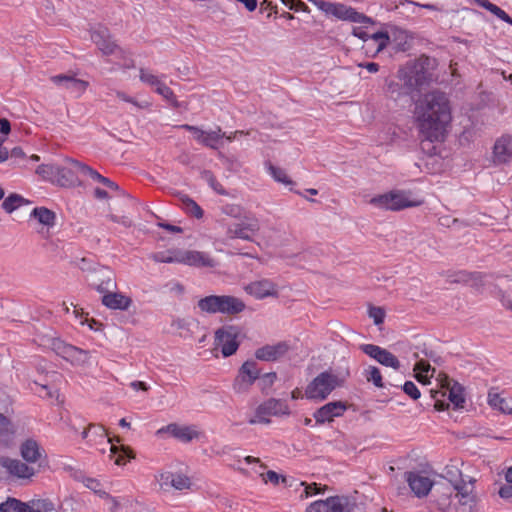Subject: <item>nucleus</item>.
Instances as JSON below:
<instances>
[{
	"label": "nucleus",
	"mask_w": 512,
	"mask_h": 512,
	"mask_svg": "<svg viewBox=\"0 0 512 512\" xmlns=\"http://www.w3.org/2000/svg\"><path fill=\"white\" fill-rule=\"evenodd\" d=\"M416 123L426 141H443L451 120L449 100L444 93L431 92L419 99L414 111Z\"/></svg>",
	"instance_id": "1"
},
{
	"label": "nucleus",
	"mask_w": 512,
	"mask_h": 512,
	"mask_svg": "<svg viewBox=\"0 0 512 512\" xmlns=\"http://www.w3.org/2000/svg\"><path fill=\"white\" fill-rule=\"evenodd\" d=\"M197 306L207 314L221 313L229 316L237 315L246 308L242 299L232 295L206 296L198 301Z\"/></svg>",
	"instance_id": "2"
},
{
	"label": "nucleus",
	"mask_w": 512,
	"mask_h": 512,
	"mask_svg": "<svg viewBox=\"0 0 512 512\" xmlns=\"http://www.w3.org/2000/svg\"><path fill=\"white\" fill-rule=\"evenodd\" d=\"M441 383L440 390H430L432 398L435 400L434 407L438 411L448 409L452 405L455 409L463 408L465 404L464 389L459 384L451 381L444 376L437 379Z\"/></svg>",
	"instance_id": "3"
},
{
	"label": "nucleus",
	"mask_w": 512,
	"mask_h": 512,
	"mask_svg": "<svg viewBox=\"0 0 512 512\" xmlns=\"http://www.w3.org/2000/svg\"><path fill=\"white\" fill-rule=\"evenodd\" d=\"M348 375V370L342 376L336 375L330 370L324 371L307 385L304 396L307 399L323 401L334 389L342 386Z\"/></svg>",
	"instance_id": "4"
},
{
	"label": "nucleus",
	"mask_w": 512,
	"mask_h": 512,
	"mask_svg": "<svg viewBox=\"0 0 512 512\" xmlns=\"http://www.w3.org/2000/svg\"><path fill=\"white\" fill-rule=\"evenodd\" d=\"M369 204L381 210L399 211L406 208L418 207L423 204V200L412 198L411 192L392 190L373 196L369 200Z\"/></svg>",
	"instance_id": "5"
},
{
	"label": "nucleus",
	"mask_w": 512,
	"mask_h": 512,
	"mask_svg": "<svg viewBox=\"0 0 512 512\" xmlns=\"http://www.w3.org/2000/svg\"><path fill=\"white\" fill-rule=\"evenodd\" d=\"M311 3L326 15H332L343 21H350L354 23L371 22V20L365 15L357 12L352 7L341 3H332L324 0H311Z\"/></svg>",
	"instance_id": "6"
},
{
	"label": "nucleus",
	"mask_w": 512,
	"mask_h": 512,
	"mask_svg": "<svg viewBox=\"0 0 512 512\" xmlns=\"http://www.w3.org/2000/svg\"><path fill=\"white\" fill-rule=\"evenodd\" d=\"M289 414L290 409L284 401L271 398L256 408L254 416L248 422L250 424H269L272 416L280 417Z\"/></svg>",
	"instance_id": "7"
},
{
	"label": "nucleus",
	"mask_w": 512,
	"mask_h": 512,
	"mask_svg": "<svg viewBox=\"0 0 512 512\" xmlns=\"http://www.w3.org/2000/svg\"><path fill=\"white\" fill-rule=\"evenodd\" d=\"M398 77L403 82L407 91L420 89L428 80L424 63L421 61L405 65L399 70Z\"/></svg>",
	"instance_id": "8"
},
{
	"label": "nucleus",
	"mask_w": 512,
	"mask_h": 512,
	"mask_svg": "<svg viewBox=\"0 0 512 512\" xmlns=\"http://www.w3.org/2000/svg\"><path fill=\"white\" fill-rule=\"evenodd\" d=\"M244 339L245 334L233 325L223 326L215 332V344L221 352H236Z\"/></svg>",
	"instance_id": "9"
},
{
	"label": "nucleus",
	"mask_w": 512,
	"mask_h": 512,
	"mask_svg": "<svg viewBox=\"0 0 512 512\" xmlns=\"http://www.w3.org/2000/svg\"><path fill=\"white\" fill-rule=\"evenodd\" d=\"M164 434H169L184 443L197 440L203 436V433L195 425H179L177 423H170L156 431L158 437H162Z\"/></svg>",
	"instance_id": "10"
},
{
	"label": "nucleus",
	"mask_w": 512,
	"mask_h": 512,
	"mask_svg": "<svg viewBox=\"0 0 512 512\" xmlns=\"http://www.w3.org/2000/svg\"><path fill=\"white\" fill-rule=\"evenodd\" d=\"M90 39L97 46L102 55L108 56L115 54L118 46L113 41L108 28L97 24L89 29Z\"/></svg>",
	"instance_id": "11"
},
{
	"label": "nucleus",
	"mask_w": 512,
	"mask_h": 512,
	"mask_svg": "<svg viewBox=\"0 0 512 512\" xmlns=\"http://www.w3.org/2000/svg\"><path fill=\"white\" fill-rule=\"evenodd\" d=\"M0 466L14 478L31 479L36 475V470L29 463L8 456L0 457Z\"/></svg>",
	"instance_id": "12"
},
{
	"label": "nucleus",
	"mask_w": 512,
	"mask_h": 512,
	"mask_svg": "<svg viewBox=\"0 0 512 512\" xmlns=\"http://www.w3.org/2000/svg\"><path fill=\"white\" fill-rule=\"evenodd\" d=\"M56 213L46 207H36L29 214V222H32L39 234L48 236L50 230L56 224Z\"/></svg>",
	"instance_id": "13"
},
{
	"label": "nucleus",
	"mask_w": 512,
	"mask_h": 512,
	"mask_svg": "<svg viewBox=\"0 0 512 512\" xmlns=\"http://www.w3.org/2000/svg\"><path fill=\"white\" fill-rule=\"evenodd\" d=\"M258 376L259 369L256 367V363L252 361L245 362L233 384L234 391L236 393L246 392Z\"/></svg>",
	"instance_id": "14"
},
{
	"label": "nucleus",
	"mask_w": 512,
	"mask_h": 512,
	"mask_svg": "<svg viewBox=\"0 0 512 512\" xmlns=\"http://www.w3.org/2000/svg\"><path fill=\"white\" fill-rule=\"evenodd\" d=\"M347 408L348 406L346 402L333 401L320 407L315 411L313 416L318 424H324L332 422L337 417H341Z\"/></svg>",
	"instance_id": "15"
},
{
	"label": "nucleus",
	"mask_w": 512,
	"mask_h": 512,
	"mask_svg": "<svg viewBox=\"0 0 512 512\" xmlns=\"http://www.w3.org/2000/svg\"><path fill=\"white\" fill-rule=\"evenodd\" d=\"M258 230L259 224L257 220L244 218L241 222L231 224L228 227L227 236L231 239L250 240Z\"/></svg>",
	"instance_id": "16"
},
{
	"label": "nucleus",
	"mask_w": 512,
	"mask_h": 512,
	"mask_svg": "<svg viewBox=\"0 0 512 512\" xmlns=\"http://www.w3.org/2000/svg\"><path fill=\"white\" fill-rule=\"evenodd\" d=\"M22 459L31 466L46 458L45 450L32 438L24 440L19 446Z\"/></svg>",
	"instance_id": "17"
},
{
	"label": "nucleus",
	"mask_w": 512,
	"mask_h": 512,
	"mask_svg": "<svg viewBox=\"0 0 512 512\" xmlns=\"http://www.w3.org/2000/svg\"><path fill=\"white\" fill-rule=\"evenodd\" d=\"M247 294L257 298L263 299L266 297H277L278 288L275 283L268 279H260L247 284L244 287Z\"/></svg>",
	"instance_id": "18"
},
{
	"label": "nucleus",
	"mask_w": 512,
	"mask_h": 512,
	"mask_svg": "<svg viewBox=\"0 0 512 512\" xmlns=\"http://www.w3.org/2000/svg\"><path fill=\"white\" fill-rule=\"evenodd\" d=\"M51 81L58 86H61L78 96L83 95L89 87V82L83 79L76 78L72 74H59L51 77Z\"/></svg>",
	"instance_id": "19"
},
{
	"label": "nucleus",
	"mask_w": 512,
	"mask_h": 512,
	"mask_svg": "<svg viewBox=\"0 0 512 512\" xmlns=\"http://www.w3.org/2000/svg\"><path fill=\"white\" fill-rule=\"evenodd\" d=\"M101 303L110 310L128 311L133 300L130 296L115 289L102 295Z\"/></svg>",
	"instance_id": "20"
},
{
	"label": "nucleus",
	"mask_w": 512,
	"mask_h": 512,
	"mask_svg": "<svg viewBox=\"0 0 512 512\" xmlns=\"http://www.w3.org/2000/svg\"><path fill=\"white\" fill-rule=\"evenodd\" d=\"M97 439H100L101 442H106L107 444H110L111 457L114 458V462L116 465H125L129 459L134 458V454L130 448L125 446H116L113 442V439L111 438H108L107 440H102L100 436H98L97 434H91L89 442H94V444L96 445Z\"/></svg>",
	"instance_id": "21"
},
{
	"label": "nucleus",
	"mask_w": 512,
	"mask_h": 512,
	"mask_svg": "<svg viewBox=\"0 0 512 512\" xmlns=\"http://www.w3.org/2000/svg\"><path fill=\"white\" fill-rule=\"evenodd\" d=\"M406 480L411 490L418 497L427 495L433 486V482L429 477L418 472L406 473Z\"/></svg>",
	"instance_id": "22"
},
{
	"label": "nucleus",
	"mask_w": 512,
	"mask_h": 512,
	"mask_svg": "<svg viewBox=\"0 0 512 512\" xmlns=\"http://www.w3.org/2000/svg\"><path fill=\"white\" fill-rule=\"evenodd\" d=\"M69 159H66L65 166L58 165L57 172V180L56 185L61 187H72L79 183L78 174H80L79 169L75 168L73 164L68 162Z\"/></svg>",
	"instance_id": "23"
},
{
	"label": "nucleus",
	"mask_w": 512,
	"mask_h": 512,
	"mask_svg": "<svg viewBox=\"0 0 512 512\" xmlns=\"http://www.w3.org/2000/svg\"><path fill=\"white\" fill-rule=\"evenodd\" d=\"M512 158V139L504 136L494 145L493 161L498 164L507 163Z\"/></svg>",
	"instance_id": "24"
},
{
	"label": "nucleus",
	"mask_w": 512,
	"mask_h": 512,
	"mask_svg": "<svg viewBox=\"0 0 512 512\" xmlns=\"http://www.w3.org/2000/svg\"><path fill=\"white\" fill-rule=\"evenodd\" d=\"M115 289H117L115 274L108 268L101 269L98 273L96 290L104 295L105 293Z\"/></svg>",
	"instance_id": "25"
},
{
	"label": "nucleus",
	"mask_w": 512,
	"mask_h": 512,
	"mask_svg": "<svg viewBox=\"0 0 512 512\" xmlns=\"http://www.w3.org/2000/svg\"><path fill=\"white\" fill-rule=\"evenodd\" d=\"M489 405L504 414H512V399L504 397L503 394L491 390L488 394Z\"/></svg>",
	"instance_id": "26"
},
{
	"label": "nucleus",
	"mask_w": 512,
	"mask_h": 512,
	"mask_svg": "<svg viewBox=\"0 0 512 512\" xmlns=\"http://www.w3.org/2000/svg\"><path fill=\"white\" fill-rule=\"evenodd\" d=\"M186 259V265L189 266L210 268L216 266V261L209 254L201 251L187 250Z\"/></svg>",
	"instance_id": "27"
},
{
	"label": "nucleus",
	"mask_w": 512,
	"mask_h": 512,
	"mask_svg": "<svg viewBox=\"0 0 512 512\" xmlns=\"http://www.w3.org/2000/svg\"><path fill=\"white\" fill-rule=\"evenodd\" d=\"M357 505L347 496L329 497L330 512H354Z\"/></svg>",
	"instance_id": "28"
},
{
	"label": "nucleus",
	"mask_w": 512,
	"mask_h": 512,
	"mask_svg": "<svg viewBox=\"0 0 512 512\" xmlns=\"http://www.w3.org/2000/svg\"><path fill=\"white\" fill-rule=\"evenodd\" d=\"M451 283H470L473 286H480L483 284L484 276L481 273H468L465 271H458L448 276Z\"/></svg>",
	"instance_id": "29"
},
{
	"label": "nucleus",
	"mask_w": 512,
	"mask_h": 512,
	"mask_svg": "<svg viewBox=\"0 0 512 512\" xmlns=\"http://www.w3.org/2000/svg\"><path fill=\"white\" fill-rule=\"evenodd\" d=\"M456 491L455 497L458 498L459 502L468 504L473 500V482L470 479L468 482L462 480L460 483L454 485Z\"/></svg>",
	"instance_id": "30"
},
{
	"label": "nucleus",
	"mask_w": 512,
	"mask_h": 512,
	"mask_svg": "<svg viewBox=\"0 0 512 512\" xmlns=\"http://www.w3.org/2000/svg\"><path fill=\"white\" fill-rule=\"evenodd\" d=\"M178 198L187 214L197 219H201L203 217V210L192 198L186 194L181 193L178 194Z\"/></svg>",
	"instance_id": "31"
},
{
	"label": "nucleus",
	"mask_w": 512,
	"mask_h": 512,
	"mask_svg": "<svg viewBox=\"0 0 512 512\" xmlns=\"http://www.w3.org/2000/svg\"><path fill=\"white\" fill-rule=\"evenodd\" d=\"M414 371L416 372V379L423 384H427L429 379L434 376L435 368H432L429 363L420 360L415 364Z\"/></svg>",
	"instance_id": "32"
},
{
	"label": "nucleus",
	"mask_w": 512,
	"mask_h": 512,
	"mask_svg": "<svg viewBox=\"0 0 512 512\" xmlns=\"http://www.w3.org/2000/svg\"><path fill=\"white\" fill-rule=\"evenodd\" d=\"M413 37L405 30L397 29L392 32V42L396 48L401 51H406L410 48Z\"/></svg>",
	"instance_id": "33"
},
{
	"label": "nucleus",
	"mask_w": 512,
	"mask_h": 512,
	"mask_svg": "<svg viewBox=\"0 0 512 512\" xmlns=\"http://www.w3.org/2000/svg\"><path fill=\"white\" fill-rule=\"evenodd\" d=\"M58 165L55 164H42L36 169V174L41 177L44 181H49L56 184L57 180Z\"/></svg>",
	"instance_id": "34"
},
{
	"label": "nucleus",
	"mask_w": 512,
	"mask_h": 512,
	"mask_svg": "<svg viewBox=\"0 0 512 512\" xmlns=\"http://www.w3.org/2000/svg\"><path fill=\"white\" fill-rule=\"evenodd\" d=\"M298 340H285L276 343L275 345H267L261 349V352H286L288 350L299 349Z\"/></svg>",
	"instance_id": "35"
},
{
	"label": "nucleus",
	"mask_w": 512,
	"mask_h": 512,
	"mask_svg": "<svg viewBox=\"0 0 512 512\" xmlns=\"http://www.w3.org/2000/svg\"><path fill=\"white\" fill-rule=\"evenodd\" d=\"M435 348L434 346H432L430 343H428L424 337H421V336H415L412 340V342L408 345V346H404L403 343H397V345L395 347H393V349H398V350H405V349H409V350H422V351H426L428 349H433Z\"/></svg>",
	"instance_id": "36"
},
{
	"label": "nucleus",
	"mask_w": 512,
	"mask_h": 512,
	"mask_svg": "<svg viewBox=\"0 0 512 512\" xmlns=\"http://www.w3.org/2000/svg\"><path fill=\"white\" fill-rule=\"evenodd\" d=\"M73 314L75 318L79 320L80 325H87L90 330L98 331L102 327V323L98 322L93 318H89L88 314L84 313L82 309H78L75 307V309L73 310Z\"/></svg>",
	"instance_id": "37"
},
{
	"label": "nucleus",
	"mask_w": 512,
	"mask_h": 512,
	"mask_svg": "<svg viewBox=\"0 0 512 512\" xmlns=\"http://www.w3.org/2000/svg\"><path fill=\"white\" fill-rule=\"evenodd\" d=\"M32 508L37 512H56L57 503L50 498H37L31 500Z\"/></svg>",
	"instance_id": "38"
},
{
	"label": "nucleus",
	"mask_w": 512,
	"mask_h": 512,
	"mask_svg": "<svg viewBox=\"0 0 512 512\" xmlns=\"http://www.w3.org/2000/svg\"><path fill=\"white\" fill-rule=\"evenodd\" d=\"M26 203H28L27 200H25L22 196L14 193L5 198L2 203V207L7 213H12L18 207Z\"/></svg>",
	"instance_id": "39"
},
{
	"label": "nucleus",
	"mask_w": 512,
	"mask_h": 512,
	"mask_svg": "<svg viewBox=\"0 0 512 512\" xmlns=\"http://www.w3.org/2000/svg\"><path fill=\"white\" fill-rule=\"evenodd\" d=\"M267 169L269 174L273 177V179L279 183L284 185H291L293 181L287 175L286 171L280 167L274 166L271 163L267 164Z\"/></svg>",
	"instance_id": "40"
},
{
	"label": "nucleus",
	"mask_w": 512,
	"mask_h": 512,
	"mask_svg": "<svg viewBox=\"0 0 512 512\" xmlns=\"http://www.w3.org/2000/svg\"><path fill=\"white\" fill-rule=\"evenodd\" d=\"M41 346L44 349L51 350L53 352H57L60 350H65L67 348H70L68 344H66L64 341H62L59 338L47 336L42 339Z\"/></svg>",
	"instance_id": "41"
},
{
	"label": "nucleus",
	"mask_w": 512,
	"mask_h": 512,
	"mask_svg": "<svg viewBox=\"0 0 512 512\" xmlns=\"http://www.w3.org/2000/svg\"><path fill=\"white\" fill-rule=\"evenodd\" d=\"M191 487V480L184 474L172 472L171 490H188Z\"/></svg>",
	"instance_id": "42"
},
{
	"label": "nucleus",
	"mask_w": 512,
	"mask_h": 512,
	"mask_svg": "<svg viewBox=\"0 0 512 512\" xmlns=\"http://www.w3.org/2000/svg\"><path fill=\"white\" fill-rule=\"evenodd\" d=\"M381 365L391 367L395 370L399 369L400 363L394 354H370Z\"/></svg>",
	"instance_id": "43"
},
{
	"label": "nucleus",
	"mask_w": 512,
	"mask_h": 512,
	"mask_svg": "<svg viewBox=\"0 0 512 512\" xmlns=\"http://www.w3.org/2000/svg\"><path fill=\"white\" fill-rule=\"evenodd\" d=\"M225 137V133H222L221 128H217L214 131H206L204 145L216 149L219 141Z\"/></svg>",
	"instance_id": "44"
},
{
	"label": "nucleus",
	"mask_w": 512,
	"mask_h": 512,
	"mask_svg": "<svg viewBox=\"0 0 512 512\" xmlns=\"http://www.w3.org/2000/svg\"><path fill=\"white\" fill-rule=\"evenodd\" d=\"M68 162L73 164L75 168L79 169L80 174L89 175L92 179L99 181L102 179V175H100L97 171L93 170L91 167L75 160L69 158Z\"/></svg>",
	"instance_id": "45"
},
{
	"label": "nucleus",
	"mask_w": 512,
	"mask_h": 512,
	"mask_svg": "<svg viewBox=\"0 0 512 512\" xmlns=\"http://www.w3.org/2000/svg\"><path fill=\"white\" fill-rule=\"evenodd\" d=\"M368 316L373 320L375 325L379 326L384 323L386 311L383 307L369 305Z\"/></svg>",
	"instance_id": "46"
},
{
	"label": "nucleus",
	"mask_w": 512,
	"mask_h": 512,
	"mask_svg": "<svg viewBox=\"0 0 512 512\" xmlns=\"http://www.w3.org/2000/svg\"><path fill=\"white\" fill-rule=\"evenodd\" d=\"M364 375L368 382H372L376 387H383L382 376L377 367L368 366L365 369Z\"/></svg>",
	"instance_id": "47"
},
{
	"label": "nucleus",
	"mask_w": 512,
	"mask_h": 512,
	"mask_svg": "<svg viewBox=\"0 0 512 512\" xmlns=\"http://www.w3.org/2000/svg\"><path fill=\"white\" fill-rule=\"evenodd\" d=\"M139 73L140 80L143 83L154 87L155 89L162 83V81L156 75L147 69L140 68Z\"/></svg>",
	"instance_id": "48"
},
{
	"label": "nucleus",
	"mask_w": 512,
	"mask_h": 512,
	"mask_svg": "<svg viewBox=\"0 0 512 512\" xmlns=\"http://www.w3.org/2000/svg\"><path fill=\"white\" fill-rule=\"evenodd\" d=\"M202 177L208 182L210 187L220 195H227V191L223 185L216 179V177L210 171H204Z\"/></svg>",
	"instance_id": "49"
},
{
	"label": "nucleus",
	"mask_w": 512,
	"mask_h": 512,
	"mask_svg": "<svg viewBox=\"0 0 512 512\" xmlns=\"http://www.w3.org/2000/svg\"><path fill=\"white\" fill-rule=\"evenodd\" d=\"M171 477L172 472L170 471L160 472L158 475H156V482L160 490H162L163 492L171 491Z\"/></svg>",
	"instance_id": "50"
},
{
	"label": "nucleus",
	"mask_w": 512,
	"mask_h": 512,
	"mask_svg": "<svg viewBox=\"0 0 512 512\" xmlns=\"http://www.w3.org/2000/svg\"><path fill=\"white\" fill-rule=\"evenodd\" d=\"M369 39L377 44L376 52L382 51L390 43V36L386 32H377L369 35Z\"/></svg>",
	"instance_id": "51"
},
{
	"label": "nucleus",
	"mask_w": 512,
	"mask_h": 512,
	"mask_svg": "<svg viewBox=\"0 0 512 512\" xmlns=\"http://www.w3.org/2000/svg\"><path fill=\"white\" fill-rule=\"evenodd\" d=\"M23 507V502L15 499L9 498L7 501L0 504L1 512H21Z\"/></svg>",
	"instance_id": "52"
},
{
	"label": "nucleus",
	"mask_w": 512,
	"mask_h": 512,
	"mask_svg": "<svg viewBox=\"0 0 512 512\" xmlns=\"http://www.w3.org/2000/svg\"><path fill=\"white\" fill-rule=\"evenodd\" d=\"M155 92L161 95L165 100L171 102L174 107H178V103L173 91L165 84L161 83L156 89Z\"/></svg>",
	"instance_id": "53"
},
{
	"label": "nucleus",
	"mask_w": 512,
	"mask_h": 512,
	"mask_svg": "<svg viewBox=\"0 0 512 512\" xmlns=\"http://www.w3.org/2000/svg\"><path fill=\"white\" fill-rule=\"evenodd\" d=\"M115 95L118 99L133 104L139 109H148L151 106V103L148 101L138 102L137 100L133 99L132 97L128 96L126 93L122 91H116Z\"/></svg>",
	"instance_id": "54"
},
{
	"label": "nucleus",
	"mask_w": 512,
	"mask_h": 512,
	"mask_svg": "<svg viewBox=\"0 0 512 512\" xmlns=\"http://www.w3.org/2000/svg\"><path fill=\"white\" fill-rule=\"evenodd\" d=\"M305 512H330L329 497L325 500H317L310 503Z\"/></svg>",
	"instance_id": "55"
},
{
	"label": "nucleus",
	"mask_w": 512,
	"mask_h": 512,
	"mask_svg": "<svg viewBox=\"0 0 512 512\" xmlns=\"http://www.w3.org/2000/svg\"><path fill=\"white\" fill-rule=\"evenodd\" d=\"M91 434H97L102 440L107 437L106 430L100 425H89L88 428L82 432V438L89 440Z\"/></svg>",
	"instance_id": "56"
},
{
	"label": "nucleus",
	"mask_w": 512,
	"mask_h": 512,
	"mask_svg": "<svg viewBox=\"0 0 512 512\" xmlns=\"http://www.w3.org/2000/svg\"><path fill=\"white\" fill-rule=\"evenodd\" d=\"M301 486H304V490L299 496L300 500H305L313 495L321 493V489L317 486L316 483L307 484L302 482Z\"/></svg>",
	"instance_id": "57"
},
{
	"label": "nucleus",
	"mask_w": 512,
	"mask_h": 512,
	"mask_svg": "<svg viewBox=\"0 0 512 512\" xmlns=\"http://www.w3.org/2000/svg\"><path fill=\"white\" fill-rule=\"evenodd\" d=\"M506 481L507 485L500 488L499 494L502 498H512V466L506 473Z\"/></svg>",
	"instance_id": "58"
},
{
	"label": "nucleus",
	"mask_w": 512,
	"mask_h": 512,
	"mask_svg": "<svg viewBox=\"0 0 512 512\" xmlns=\"http://www.w3.org/2000/svg\"><path fill=\"white\" fill-rule=\"evenodd\" d=\"M180 127L182 129L190 131L193 134L194 139L204 145L206 131L202 130L199 127L188 124H183Z\"/></svg>",
	"instance_id": "59"
},
{
	"label": "nucleus",
	"mask_w": 512,
	"mask_h": 512,
	"mask_svg": "<svg viewBox=\"0 0 512 512\" xmlns=\"http://www.w3.org/2000/svg\"><path fill=\"white\" fill-rule=\"evenodd\" d=\"M280 480H282L284 482L285 477L279 475L275 471L269 470V471H265L264 474H262V481L265 484L272 483L273 485H277Z\"/></svg>",
	"instance_id": "60"
},
{
	"label": "nucleus",
	"mask_w": 512,
	"mask_h": 512,
	"mask_svg": "<svg viewBox=\"0 0 512 512\" xmlns=\"http://www.w3.org/2000/svg\"><path fill=\"white\" fill-rule=\"evenodd\" d=\"M244 460L248 464H255V467H253V472L262 478V474H264L266 466L261 463L260 459L252 456H246Z\"/></svg>",
	"instance_id": "61"
},
{
	"label": "nucleus",
	"mask_w": 512,
	"mask_h": 512,
	"mask_svg": "<svg viewBox=\"0 0 512 512\" xmlns=\"http://www.w3.org/2000/svg\"><path fill=\"white\" fill-rule=\"evenodd\" d=\"M403 390L407 395H409L414 400H417L421 395L417 386L412 381L405 382Z\"/></svg>",
	"instance_id": "62"
},
{
	"label": "nucleus",
	"mask_w": 512,
	"mask_h": 512,
	"mask_svg": "<svg viewBox=\"0 0 512 512\" xmlns=\"http://www.w3.org/2000/svg\"><path fill=\"white\" fill-rule=\"evenodd\" d=\"M13 433V426L9 419L3 414H0V436Z\"/></svg>",
	"instance_id": "63"
},
{
	"label": "nucleus",
	"mask_w": 512,
	"mask_h": 512,
	"mask_svg": "<svg viewBox=\"0 0 512 512\" xmlns=\"http://www.w3.org/2000/svg\"><path fill=\"white\" fill-rule=\"evenodd\" d=\"M150 257L153 261L158 263H173V257L172 254H169V250L153 253Z\"/></svg>",
	"instance_id": "64"
}]
</instances>
